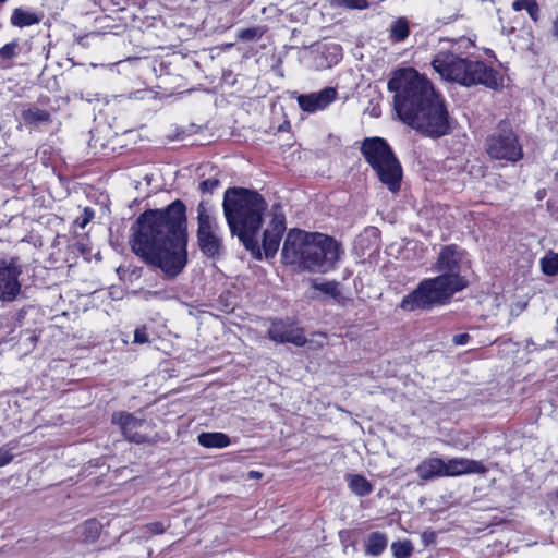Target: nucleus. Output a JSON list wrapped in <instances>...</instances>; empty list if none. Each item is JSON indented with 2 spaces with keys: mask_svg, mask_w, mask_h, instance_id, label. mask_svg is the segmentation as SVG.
Wrapping results in <instances>:
<instances>
[{
  "mask_svg": "<svg viewBox=\"0 0 558 558\" xmlns=\"http://www.w3.org/2000/svg\"><path fill=\"white\" fill-rule=\"evenodd\" d=\"M184 223L185 206L181 201L163 210L141 214L131 240L132 251L167 276L175 277L187 260Z\"/></svg>",
  "mask_w": 558,
  "mask_h": 558,
  "instance_id": "nucleus-1",
  "label": "nucleus"
},
{
  "mask_svg": "<svg viewBox=\"0 0 558 558\" xmlns=\"http://www.w3.org/2000/svg\"><path fill=\"white\" fill-rule=\"evenodd\" d=\"M395 110L404 123L432 137L449 132L448 112L432 83L413 68L397 70L388 82Z\"/></svg>",
  "mask_w": 558,
  "mask_h": 558,
  "instance_id": "nucleus-2",
  "label": "nucleus"
},
{
  "mask_svg": "<svg viewBox=\"0 0 558 558\" xmlns=\"http://www.w3.org/2000/svg\"><path fill=\"white\" fill-rule=\"evenodd\" d=\"M339 254V245L332 238L299 229L288 232L282 247L286 264L311 272L324 274L331 270Z\"/></svg>",
  "mask_w": 558,
  "mask_h": 558,
  "instance_id": "nucleus-3",
  "label": "nucleus"
},
{
  "mask_svg": "<svg viewBox=\"0 0 558 558\" xmlns=\"http://www.w3.org/2000/svg\"><path fill=\"white\" fill-rule=\"evenodd\" d=\"M222 206L232 234L238 235L246 248L253 250L258 243L257 233L267 208L265 199L255 191L232 187L225 192Z\"/></svg>",
  "mask_w": 558,
  "mask_h": 558,
  "instance_id": "nucleus-4",
  "label": "nucleus"
},
{
  "mask_svg": "<svg viewBox=\"0 0 558 558\" xmlns=\"http://www.w3.org/2000/svg\"><path fill=\"white\" fill-rule=\"evenodd\" d=\"M442 46L432 61L434 70L445 80L470 86L483 84L496 89L501 85L497 72L481 61H468L458 54L459 45L470 44L469 39L459 43L444 40Z\"/></svg>",
  "mask_w": 558,
  "mask_h": 558,
  "instance_id": "nucleus-5",
  "label": "nucleus"
},
{
  "mask_svg": "<svg viewBox=\"0 0 558 558\" xmlns=\"http://www.w3.org/2000/svg\"><path fill=\"white\" fill-rule=\"evenodd\" d=\"M465 286L464 278L438 275L435 278L423 280L413 292L403 298L400 306L404 311H414L445 304Z\"/></svg>",
  "mask_w": 558,
  "mask_h": 558,
  "instance_id": "nucleus-6",
  "label": "nucleus"
},
{
  "mask_svg": "<svg viewBox=\"0 0 558 558\" xmlns=\"http://www.w3.org/2000/svg\"><path fill=\"white\" fill-rule=\"evenodd\" d=\"M361 151L380 182L391 192L398 191L402 178V168L388 143L380 137L365 138Z\"/></svg>",
  "mask_w": 558,
  "mask_h": 558,
  "instance_id": "nucleus-7",
  "label": "nucleus"
},
{
  "mask_svg": "<svg viewBox=\"0 0 558 558\" xmlns=\"http://www.w3.org/2000/svg\"><path fill=\"white\" fill-rule=\"evenodd\" d=\"M420 477L428 480L434 476H458L465 473H480L484 468L476 461L466 458H452L444 461L433 457L424 460L417 466Z\"/></svg>",
  "mask_w": 558,
  "mask_h": 558,
  "instance_id": "nucleus-8",
  "label": "nucleus"
},
{
  "mask_svg": "<svg viewBox=\"0 0 558 558\" xmlns=\"http://www.w3.org/2000/svg\"><path fill=\"white\" fill-rule=\"evenodd\" d=\"M486 150L494 159H505L511 162L522 157V147L518 137L508 124H500L486 140Z\"/></svg>",
  "mask_w": 558,
  "mask_h": 558,
  "instance_id": "nucleus-9",
  "label": "nucleus"
},
{
  "mask_svg": "<svg viewBox=\"0 0 558 558\" xmlns=\"http://www.w3.org/2000/svg\"><path fill=\"white\" fill-rule=\"evenodd\" d=\"M111 422L119 426L129 441L142 444L150 438L153 423L142 412H116L112 414Z\"/></svg>",
  "mask_w": 558,
  "mask_h": 558,
  "instance_id": "nucleus-10",
  "label": "nucleus"
},
{
  "mask_svg": "<svg viewBox=\"0 0 558 558\" xmlns=\"http://www.w3.org/2000/svg\"><path fill=\"white\" fill-rule=\"evenodd\" d=\"M197 239L202 252L207 256H215L221 247L216 219L210 216L204 204L197 207Z\"/></svg>",
  "mask_w": 558,
  "mask_h": 558,
  "instance_id": "nucleus-11",
  "label": "nucleus"
},
{
  "mask_svg": "<svg viewBox=\"0 0 558 558\" xmlns=\"http://www.w3.org/2000/svg\"><path fill=\"white\" fill-rule=\"evenodd\" d=\"M22 269L15 258L0 260V301L13 302L21 293L20 275Z\"/></svg>",
  "mask_w": 558,
  "mask_h": 558,
  "instance_id": "nucleus-12",
  "label": "nucleus"
},
{
  "mask_svg": "<svg viewBox=\"0 0 558 558\" xmlns=\"http://www.w3.org/2000/svg\"><path fill=\"white\" fill-rule=\"evenodd\" d=\"M268 336L271 340L280 343H292L296 347H303L306 343L301 328L281 320L271 324Z\"/></svg>",
  "mask_w": 558,
  "mask_h": 558,
  "instance_id": "nucleus-13",
  "label": "nucleus"
},
{
  "mask_svg": "<svg viewBox=\"0 0 558 558\" xmlns=\"http://www.w3.org/2000/svg\"><path fill=\"white\" fill-rule=\"evenodd\" d=\"M460 253L457 251L454 246L449 245L445 246L440 251L438 259L434 265L433 269L442 276H454L457 278H462L460 276Z\"/></svg>",
  "mask_w": 558,
  "mask_h": 558,
  "instance_id": "nucleus-14",
  "label": "nucleus"
},
{
  "mask_svg": "<svg viewBox=\"0 0 558 558\" xmlns=\"http://www.w3.org/2000/svg\"><path fill=\"white\" fill-rule=\"evenodd\" d=\"M337 96V92L332 87H327L318 93L308 95H300L298 97L299 106L307 112H316L329 106Z\"/></svg>",
  "mask_w": 558,
  "mask_h": 558,
  "instance_id": "nucleus-15",
  "label": "nucleus"
},
{
  "mask_svg": "<svg viewBox=\"0 0 558 558\" xmlns=\"http://www.w3.org/2000/svg\"><path fill=\"white\" fill-rule=\"evenodd\" d=\"M40 21L41 15L22 8L14 9L11 15V24L20 28L38 24Z\"/></svg>",
  "mask_w": 558,
  "mask_h": 558,
  "instance_id": "nucleus-16",
  "label": "nucleus"
},
{
  "mask_svg": "<svg viewBox=\"0 0 558 558\" xmlns=\"http://www.w3.org/2000/svg\"><path fill=\"white\" fill-rule=\"evenodd\" d=\"M199 445L209 449H222L230 445V438L223 433H201L197 437Z\"/></svg>",
  "mask_w": 558,
  "mask_h": 558,
  "instance_id": "nucleus-17",
  "label": "nucleus"
},
{
  "mask_svg": "<svg viewBox=\"0 0 558 558\" xmlns=\"http://www.w3.org/2000/svg\"><path fill=\"white\" fill-rule=\"evenodd\" d=\"M387 546V537L385 534L375 532L368 535L365 543V551L368 555L377 556L384 551Z\"/></svg>",
  "mask_w": 558,
  "mask_h": 558,
  "instance_id": "nucleus-18",
  "label": "nucleus"
},
{
  "mask_svg": "<svg viewBox=\"0 0 558 558\" xmlns=\"http://www.w3.org/2000/svg\"><path fill=\"white\" fill-rule=\"evenodd\" d=\"M282 233L266 229L263 236V247L267 257H271L279 248Z\"/></svg>",
  "mask_w": 558,
  "mask_h": 558,
  "instance_id": "nucleus-19",
  "label": "nucleus"
},
{
  "mask_svg": "<svg viewBox=\"0 0 558 558\" xmlns=\"http://www.w3.org/2000/svg\"><path fill=\"white\" fill-rule=\"evenodd\" d=\"M23 121L27 124H39L49 121V113L37 107H29L24 109L21 113Z\"/></svg>",
  "mask_w": 558,
  "mask_h": 558,
  "instance_id": "nucleus-20",
  "label": "nucleus"
},
{
  "mask_svg": "<svg viewBox=\"0 0 558 558\" xmlns=\"http://www.w3.org/2000/svg\"><path fill=\"white\" fill-rule=\"evenodd\" d=\"M348 481L351 490L359 496H366L372 492L371 483L361 475H350Z\"/></svg>",
  "mask_w": 558,
  "mask_h": 558,
  "instance_id": "nucleus-21",
  "label": "nucleus"
},
{
  "mask_svg": "<svg viewBox=\"0 0 558 558\" xmlns=\"http://www.w3.org/2000/svg\"><path fill=\"white\" fill-rule=\"evenodd\" d=\"M541 267L545 275L555 276L558 274V253L549 252L541 259Z\"/></svg>",
  "mask_w": 558,
  "mask_h": 558,
  "instance_id": "nucleus-22",
  "label": "nucleus"
},
{
  "mask_svg": "<svg viewBox=\"0 0 558 558\" xmlns=\"http://www.w3.org/2000/svg\"><path fill=\"white\" fill-rule=\"evenodd\" d=\"M391 38L395 41H403L409 36V23L404 17L398 19L390 29Z\"/></svg>",
  "mask_w": 558,
  "mask_h": 558,
  "instance_id": "nucleus-23",
  "label": "nucleus"
},
{
  "mask_svg": "<svg viewBox=\"0 0 558 558\" xmlns=\"http://www.w3.org/2000/svg\"><path fill=\"white\" fill-rule=\"evenodd\" d=\"M17 43L12 41L0 48V68H7L8 62L16 56Z\"/></svg>",
  "mask_w": 558,
  "mask_h": 558,
  "instance_id": "nucleus-24",
  "label": "nucleus"
},
{
  "mask_svg": "<svg viewBox=\"0 0 558 558\" xmlns=\"http://www.w3.org/2000/svg\"><path fill=\"white\" fill-rule=\"evenodd\" d=\"M391 549L396 558H409L413 550L410 542H396L391 545Z\"/></svg>",
  "mask_w": 558,
  "mask_h": 558,
  "instance_id": "nucleus-25",
  "label": "nucleus"
},
{
  "mask_svg": "<svg viewBox=\"0 0 558 558\" xmlns=\"http://www.w3.org/2000/svg\"><path fill=\"white\" fill-rule=\"evenodd\" d=\"M260 36L262 32L256 27L241 29L238 34V37L242 40H254L258 39Z\"/></svg>",
  "mask_w": 558,
  "mask_h": 558,
  "instance_id": "nucleus-26",
  "label": "nucleus"
},
{
  "mask_svg": "<svg viewBox=\"0 0 558 558\" xmlns=\"http://www.w3.org/2000/svg\"><path fill=\"white\" fill-rule=\"evenodd\" d=\"M94 218V210L86 207L84 208L82 215L76 218L75 225H77L80 228L84 229L90 220Z\"/></svg>",
  "mask_w": 558,
  "mask_h": 558,
  "instance_id": "nucleus-27",
  "label": "nucleus"
},
{
  "mask_svg": "<svg viewBox=\"0 0 558 558\" xmlns=\"http://www.w3.org/2000/svg\"><path fill=\"white\" fill-rule=\"evenodd\" d=\"M284 228V216L282 214H275L271 219L270 226L267 229L278 231L279 233H283Z\"/></svg>",
  "mask_w": 558,
  "mask_h": 558,
  "instance_id": "nucleus-28",
  "label": "nucleus"
},
{
  "mask_svg": "<svg viewBox=\"0 0 558 558\" xmlns=\"http://www.w3.org/2000/svg\"><path fill=\"white\" fill-rule=\"evenodd\" d=\"M149 342V337L146 327L136 328L134 331V343L144 344Z\"/></svg>",
  "mask_w": 558,
  "mask_h": 558,
  "instance_id": "nucleus-29",
  "label": "nucleus"
},
{
  "mask_svg": "<svg viewBox=\"0 0 558 558\" xmlns=\"http://www.w3.org/2000/svg\"><path fill=\"white\" fill-rule=\"evenodd\" d=\"M342 4L349 9L364 10L368 8L367 0H341Z\"/></svg>",
  "mask_w": 558,
  "mask_h": 558,
  "instance_id": "nucleus-30",
  "label": "nucleus"
},
{
  "mask_svg": "<svg viewBox=\"0 0 558 558\" xmlns=\"http://www.w3.org/2000/svg\"><path fill=\"white\" fill-rule=\"evenodd\" d=\"M314 288L328 294H335L337 291V284L328 281L323 283H314Z\"/></svg>",
  "mask_w": 558,
  "mask_h": 558,
  "instance_id": "nucleus-31",
  "label": "nucleus"
},
{
  "mask_svg": "<svg viewBox=\"0 0 558 558\" xmlns=\"http://www.w3.org/2000/svg\"><path fill=\"white\" fill-rule=\"evenodd\" d=\"M315 337L317 339L312 338L310 340H306L305 344H308V348L313 350L322 349L324 347L325 336L323 333H318Z\"/></svg>",
  "mask_w": 558,
  "mask_h": 558,
  "instance_id": "nucleus-32",
  "label": "nucleus"
},
{
  "mask_svg": "<svg viewBox=\"0 0 558 558\" xmlns=\"http://www.w3.org/2000/svg\"><path fill=\"white\" fill-rule=\"evenodd\" d=\"M219 185V181L217 179H207L199 184V190L202 192H213Z\"/></svg>",
  "mask_w": 558,
  "mask_h": 558,
  "instance_id": "nucleus-33",
  "label": "nucleus"
},
{
  "mask_svg": "<svg viewBox=\"0 0 558 558\" xmlns=\"http://www.w3.org/2000/svg\"><path fill=\"white\" fill-rule=\"evenodd\" d=\"M531 16L532 20L537 21L538 19V5L536 0H529L527 7L525 9Z\"/></svg>",
  "mask_w": 558,
  "mask_h": 558,
  "instance_id": "nucleus-34",
  "label": "nucleus"
},
{
  "mask_svg": "<svg viewBox=\"0 0 558 558\" xmlns=\"http://www.w3.org/2000/svg\"><path fill=\"white\" fill-rule=\"evenodd\" d=\"M147 527L151 534H160L165 531V526L162 525V523L159 522L151 523L147 525Z\"/></svg>",
  "mask_w": 558,
  "mask_h": 558,
  "instance_id": "nucleus-35",
  "label": "nucleus"
},
{
  "mask_svg": "<svg viewBox=\"0 0 558 558\" xmlns=\"http://www.w3.org/2000/svg\"><path fill=\"white\" fill-rule=\"evenodd\" d=\"M469 338H470V337H469V335H468V333H460V335H456V336L453 337V342H454V344H457V345H464V344L468 342Z\"/></svg>",
  "mask_w": 558,
  "mask_h": 558,
  "instance_id": "nucleus-36",
  "label": "nucleus"
},
{
  "mask_svg": "<svg viewBox=\"0 0 558 558\" xmlns=\"http://www.w3.org/2000/svg\"><path fill=\"white\" fill-rule=\"evenodd\" d=\"M527 2L529 0H515L513 3H512V9L514 11H521V10H525L526 7H527Z\"/></svg>",
  "mask_w": 558,
  "mask_h": 558,
  "instance_id": "nucleus-37",
  "label": "nucleus"
},
{
  "mask_svg": "<svg viewBox=\"0 0 558 558\" xmlns=\"http://www.w3.org/2000/svg\"><path fill=\"white\" fill-rule=\"evenodd\" d=\"M85 527L88 529L89 531L94 532L95 534H98V532L100 530V525L96 521H88V522H86L85 523Z\"/></svg>",
  "mask_w": 558,
  "mask_h": 558,
  "instance_id": "nucleus-38",
  "label": "nucleus"
},
{
  "mask_svg": "<svg viewBox=\"0 0 558 558\" xmlns=\"http://www.w3.org/2000/svg\"><path fill=\"white\" fill-rule=\"evenodd\" d=\"M11 461V456H0V466L8 464Z\"/></svg>",
  "mask_w": 558,
  "mask_h": 558,
  "instance_id": "nucleus-39",
  "label": "nucleus"
},
{
  "mask_svg": "<svg viewBox=\"0 0 558 558\" xmlns=\"http://www.w3.org/2000/svg\"><path fill=\"white\" fill-rule=\"evenodd\" d=\"M247 477L248 478H260L262 477V474L257 471H250L247 473Z\"/></svg>",
  "mask_w": 558,
  "mask_h": 558,
  "instance_id": "nucleus-40",
  "label": "nucleus"
},
{
  "mask_svg": "<svg viewBox=\"0 0 558 558\" xmlns=\"http://www.w3.org/2000/svg\"><path fill=\"white\" fill-rule=\"evenodd\" d=\"M553 31L554 35L558 38V19L554 23Z\"/></svg>",
  "mask_w": 558,
  "mask_h": 558,
  "instance_id": "nucleus-41",
  "label": "nucleus"
},
{
  "mask_svg": "<svg viewBox=\"0 0 558 558\" xmlns=\"http://www.w3.org/2000/svg\"><path fill=\"white\" fill-rule=\"evenodd\" d=\"M7 0H0V4H3Z\"/></svg>",
  "mask_w": 558,
  "mask_h": 558,
  "instance_id": "nucleus-42",
  "label": "nucleus"
},
{
  "mask_svg": "<svg viewBox=\"0 0 558 558\" xmlns=\"http://www.w3.org/2000/svg\"><path fill=\"white\" fill-rule=\"evenodd\" d=\"M557 497H558V489H557Z\"/></svg>",
  "mask_w": 558,
  "mask_h": 558,
  "instance_id": "nucleus-43",
  "label": "nucleus"
}]
</instances>
